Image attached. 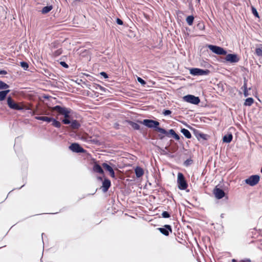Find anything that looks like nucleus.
I'll return each instance as SVG.
<instances>
[{
	"instance_id": "a18cd8bd",
	"label": "nucleus",
	"mask_w": 262,
	"mask_h": 262,
	"mask_svg": "<svg viewBox=\"0 0 262 262\" xmlns=\"http://www.w3.org/2000/svg\"><path fill=\"white\" fill-rule=\"evenodd\" d=\"M244 95L245 97H247L249 95L248 90L244 91Z\"/></svg>"
},
{
	"instance_id": "a19ab883",
	"label": "nucleus",
	"mask_w": 262,
	"mask_h": 262,
	"mask_svg": "<svg viewBox=\"0 0 262 262\" xmlns=\"http://www.w3.org/2000/svg\"><path fill=\"white\" fill-rule=\"evenodd\" d=\"M198 26L199 27V28L201 30H203L205 29V26L203 24H199L198 25Z\"/></svg>"
},
{
	"instance_id": "2eb2a0df",
	"label": "nucleus",
	"mask_w": 262,
	"mask_h": 262,
	"mask_svg": "<svg viewBox=\"0 0 262 262\" xmlns=\"http://www.w3.org/2000/svg\"><path fill=\"white\" fill-rule=\"evenodd\" d=\"M69 124H70L71 128L74 129H78L81 126L80 122L78 120L74 119H72Z\"/></svg>"
},
{
	"instance_id": "8fccbe9b",
	"label": "nucleus",
	"mask_w": 262,
	"mask_h": 262,
	"mask_svg": "<svg viewBox=\"0 0 262 262\" xmlns=\"http://www.w3.org/2000/svg\"><path fill=\"white\" fill-rule=\"evenodd\" d=\"M98 179L100 180H102V178L100 177H98Z\"/></svg>"
},
{
	"instance_id": "4c0bfd02",
	"label": "nucleus",
	"mask_w": 262,
	"mask_h": 262,
	"mask_svg": "<svg viewBox=\"0 0 262 262\" xmlns=\"http://www.w3.org/2000/svg\"><path fill=\"white\" fill-rule=\"evenodd\" d=\"M116 22L119 25H122L123 24V21L121 19H120V18H117Z\"/></svg>"
},
{
	"instance_id": "6ab92c4d",
	"label": "nucleus",
	"mask_w": 262,
	"mask_h": 262,
	"mask_svg": "<svg viewBox=\"0 0 262 262\" xmlns=\"http://www.w3.org/2000/svg\"><path fill=\"white\" fill-rule=\"evenodd\" d=\"M181 132L186 138L190 139L191 138V134L188 129L186 128H182L181 130Z\"/></svg>"
},
{
	"instance_id": "9b49d317",
	"label": "nucleus",
	"mask_w": 262,
	"mask_h": 262,
	"mask_svg": "<svg viewBox=\"0 0 262 262\" xmlns=\"http://www.w3.org/2000/svg\"><path fill=\"white\" fill-rule=\"evenodd\" d=\"M225 59L227 61H229L231 63L237 62L239 60L237 55L235 54H229L227 55Z\"/></svg>"
},
{
	"instance_id": "e433bc0d",
	"label": "nucleus",
	"mask_w": 262,
	"mask_h": 262,
	"mask_svg": "<svg viewBox=\"0 0 262 262\" xmlns=\"http://www.w3.org/2000/svg\"><path fill=\"white\" fill-rule=\"evenodd\" d=\"M167 133H168V134L166 135H168V134H170L172 136L174 135V134H176V132H174V130L173 129H170L168 132H167Z\"/></svg>"
},
{
	"instance_id": "f257e3e1",
	"label": "nucleus",
	"mask_w": 262,
	"mask_h": 262,
	"mask_svg": "<svg viewBox=\"0 0 262 262\" xmlns=\"http://www.w3.org/2000/svg\"><path fill=\"white\" fill-rule=\"evenodd\" d=\"M51 111H56L59 115L64 116V118L62 120V122L64 124H69L71 123V120L73 119L70 115L72 111L69 108L56 105L51 108Z\"/></svg>"
},
{
	"instance_id": "2f4dec72",
	"label": "nucleus",
	"mask_w": 262,
	"mask_h": 262,
	"mask_svg": "<svg viewBox=\"0 0 262 262\" xmlns=\"http://www.w3.org/2000/svg\"><path fill=\"white\" fill-rule=\"evenodd\" d=\"M192 163V160L190 159H187L185 162H184V165L186 166H188L190 165H191Z\"/></svg>"
},
{
	"instance_id": "de8ad7c7",
	"label": "nucleus",
	"mask_w": 262,
	"mask_h": 262,
	"mask_svg": "<svg viewBox=\"0 0 262 262\" xmlns=\"http://www.w3.org/2000/svg\"><path fill=\"white\" fill-rule=\"evenodd\" d=\"M166 150H168V147H165V149L163 150V152L164 154H166Z\"/></svg>"
},
{
	"instance_id": "864d4df0",
	"label": "nucleus",
	"mask_w": 262,
	"mask_h": 262,
	"mask_svg": "<svg viewBox=\"0 0 262 262\" xmlns=\"http://www.w3.org/2000/svg\"><path fill=\"white\" fill-rule=\"evenodd\" d=\"M199 1H200V0H198Z\"/></svg>"
},
{
	"instance_id": "72a5a7b5",
	"label": "nucleus",
	"mask_w": 262,
	"mask_h": 262,
	"mask_svg": "<svg viewBox=\"0 0 262 262\" xmlns=\"http://www.w3.org/2000/svg\"><path fill=\"white\" fill-rule=\"evenodd\" d=\"M138 81L141 83L142 85H144L146 84V82L141 77L137 78Z\"/></svg>"
},
{
	"instance_id": "c85d7f7f",
	"label": "nucleus",
	"mask_w": 262,
	"mask_h": 262,
	"mask_svg": "<svg viewBox=\"0 0 262 262\" xmlns=\"http://www.w3.org/2000/svg\"><path fill=\"white\" fill-rule=\"evenodd\" d=\"M102 166L106 170L108 171V172L113 169L110 165L106 163H103L102 164Z\"/></svg>"
},
{
	"instance_id": "a211bd4d",
	"label": "nucleus",
	"mask_w": 262,
	"mask_h": 262,
	"mask_svg": "<svg viewBox=\"0 0 262 262\" xmlns=\"http://www.w3.org/2000/svg\"><path fill=\"white\" fill-rule=\"evenodd\" d=\"M233 138L232 135L231 134H229L226 135H225L223 138V141L225 143H230Z\"/></svg>"
},
{
	"instance_id": "3c124183",
	"label": "nucleus",
	"mask_w": 262,
	"mask_h": 262,
	"mask_svg": "<svg viewBox=\"0 0 262 262\" xmlns=\"http://www.w3.org/2000/svg\"><path fill=\"white\" fill-rule=\"evenodd\" d=\"M44 233H42V238H43V235Z\"/></svg>"
},
{
	"instance_id": "37998d69",
	"label": "nucleus",
	"mask_w": 262,
	"mask_h": 262,
	"mask_svg": "<svg viewBox=\"0 0 262 262\" xmlns=\"http://www.w3.org/2000/svg\"><path fill=\"white\" fill-rule=\"evenodd\" d=\"M7 74V72L5 70H1L0 71V75H5Z\"/></svg>"
},
{
	"instance_id": "c03bdc74",
	"label": "nucleus",
	"mask_w": 262,
	"mask_h": 262,
	"mask_svg": "<svg viewBox=\"0 0 262 262\" xmlns=\"http://www.w3.org/2000/svg\"><path fill=\"white\" fill-rule=\"evenodd\" d=\"M243 88H244V91L248 90L247 87V83L246 82H245L244 84V85L243 86Z\"/></svg>"
},
{
	"instance_id": "6e6552de",
	"label": "nucleus",
	"mask_w": 262,
	"mask_h": 262,
	"mask_svg": "<svg viewBox=\"0 0 262 262\" xmlns=\"http://www.w3.org/2000/svg\"><path fill=\"white\" fill-rule=\"evenodd\" d=\"M183 100L187 102L193 104H198L200 102L199 97H196L192 95H187L183 97Z\"/></svg>"
},
{
	"instance_id": "ddd939ff",
	"label": "nucleus",
	"mask_w": 262,
	"mask_h": 262,
	"mask_svg": "<svg viewBox=\"0 0 262 262\" xmlns=\"http://www.w3.org/2000/svg\"><path fill=\"white\" fill-rule=\"evenodd\" d=\"M111 185V181L108 179H104L102 182V185L101 186L102 190L103 192H106L108 191L109 188Z\"/></svg>"
},
{
	"instance_id": "7c9ffc66",
	"label": "nucleus",
	"mask_w": 262,
	"mask_h": 262,
	"mask_svg": "<svg viewBox=\"0 0 262 262\" xmlns=\"http://www.w3.org/2000/svg\"><path fill=\"white\" fill-rule=\"evenodd\" d=\"M161 215L163 218H169L170 216V214L167 211H163Z\"/></svg>"
},
{
	"instance_id": "ea45409f",
	"label": "nucleus",
	"mask_w": 262,
	"mask_h": 262,
	"mask_svg": "<svg viewBox=\"0 0 262 262\" xmlns=\"http://www.w3.org/2000/svg\"><path fill=\"white\" fill-rule=\"evenodd\" d=\"M109 172H110V176L112 178H115V172H114V171L113 169H112L111 171H109Z\"/></svg>"
},
{
	"instance_id": "39448f33",
	"label": "nucleus",
	"mask_w": 262,
	"mask_h": 262,
	"mask_svg": "<svg viewBox=\"0 0 262 262\" xmlns=\"http://www.w3.org/2000/svg\"><path fill=\"white\" fill-rule=\"evenodd\" d=\"M210 71L206 69L199 68H192L190 70V74L193 76L207 75L209 74Z\"/></svg>"
},
{
	"instance_id": "b1692460",
	"label": "nucleus",
	"mask_w": 262,
	"mask_h": 262,
	"mask_svg": "<svg viewBox=\"0 0 262 262\" xmlns=\"http://www.w3.org/2000/svg\"><path fill=\"white\" fill-rule=\"evenodd\" d=\"M52 125L55 127L60 128L61 126V123L59 121H57L56 119L52 118Z\"/></svg>"
},
{
	"instance_id": "f704fd0d",
	"label": "nucleus",
	"mask_w": 262,
	"mask_h": 262,
	"mask_svg": "<svg viewBox=\"0 0 262 262\" xmlns=\"http://www.w3.org/2000/svg\"><path fill=\"white\" fill-rule=\"evenodd\" d=\"M171 111L169 110H164V112H163V114L165 116H168L171 114Z\"/></svg>"
},
{
	"instance_id": "79ce46f5",
	"label": "nucleus",
	"mask_w": 262,
	"mask_h": 262,
	"mask_svg": "<svg viewBox=\"0 0 262 262\" xmlns=\"http://www.w3.org/2000/svg\"><path fill=\"white\" fill-rule=\"evenodd\" d=\"M173 137L177 140H179L180 139L179 136L176 133L174 134Z\"/></svg>"
},
{
	"instance_id": "bb28decb",
	"label": "nucleus",
	"mask_w": 262,
	"mask_h": 262,
	"mask_svg": "<svg viewBox=\"0 0 262 262\" xmlns=\"http://www.w3.org/2000/svg\"><path fill=\"white\" fill-rule=\"evenodd\" d=\"M9 88V85L4 82L0 80V90L7 89Z\"/></svg>"
},
{
	"instance_id": "0eeeda50",
	"label": "nucleus",
	"mask_w": 262,
	"mask_h": 262,
	"mask_svg": "<svg viewBox=\"0 0 262 262\" xmlns=\"http://www.w3.org/2000/svg\"><path fill=\"white\" fill-rule=\"evenodd\" d=\"M260 177L258 175H252L245 180V183L251 186H254L258 183Z\"/></svg>"
},
{
	"instance_id": "9d476101",
	"label": "nucleus",
	"mask_w": 262,
	"mask_h": 262,
	"mask_svg": "<svg viewBox=\"0 0 262 262\" xmlns=\"http://www.w3.org/2000/svg\"><path fill=\"white\" fill-rule=\"evenodd\" d=\"M160 232L165 236H168L170 232H172V228L170 225H166L163 227L159 228Z\"/></svg>"
},
{
	"instance_id": "603ef678",
	"label": "nucleus",
	"mask_w": 262,
	"mask_h": 262,
	"mask_svg": "<svg viewBox=\"0 0 262 262\" xmlns=\"http://www.w3.org/2000/svg\"><path fill=\"white\" fill-rule=\"evenodd\" d=\"M163 138V137H161L160 139H162Z\"/></svg>"
},
{
	"instance_id": "c9c22d12",
	"label": "nucleus",
	"mask_w": 262,
	"mask_h": 262,
	"mask_svg": "<svg viewBox=\"0 0 262 262\" xmlns=\"http://www.w3.org/2000/svg\"><path fill=\"white\" fill-rule=\"evenodd\" d=\"M60 64L61 66H62L63 67H64L65 68H68L69 67L68 64L64 61L60 62Z\"/></svg>"
},
{
	"instance_id": "20e7f679",
	"label": "nucleus",
	"mask_w": 262,
	"mask_h": 262,
	"mask_svg": "<svg viewBox=\"0 0 262 262\" xmlns=\"http://www.w3.org/2000/svg\"><path fill=\"white\" fill-rule=\"evenodd\" d=\"M7 104L10 108L13 110L21 111L24 109L22 105H19L18 103H16L12 98L11 96L7 98Z\"/></svg>"
},
{
	"instance_id": "a878e982",
	"label": "nucleus",
	"mask_w": 262,
	"mask_h": 262,
	"mask_svg": "<svg viewBox=\"0 0 262 262\" xmlns=\"http://www.w3.org/2000/svg\"><path fill=\"white\" fill-rule=\"evenodd\" d=\"M194 20V17L192 15L188 16L186 18V21L189 26H191Z\"/></svg>"
},
{
	"instance_id": "c756f323",
	"label": "nucleus",
	"mask_w": 262,
	"mask_h": 262,
	"mask_svg": "<svg viewBox=\"0 0 262 262\" xmlns=\"http://www.w3.org/2000/svg\"><path fill=\"white\" fill-rule=\"evenodd\" d=\"M20 66L21 67L25 70H27V69L29 67V65H28V63L26 62H25V61H21L20 62Z\"/></svg>"
},
{
	"instance_id": "09e8293b",
	"label": "nucleus",
	"mask_w": 262,
	"mask_h": 262,
	"mask_svg": "<svg viewBox=\"0 0 262 262\" xmlns=\"http://www.w3.org/2000/svg\"><path fill=\"white\" fill-rule=\"evenodd\" d=\"M232 262H236V260L235 259H232Z\"/></svg>"
},
{
	"instance_id": "f03ea898",
	"label": "nucleus",
	"mask_w": 262,
	"mask_h": 262,
	"mask_svg": "<svg viewBox=\"0 0 262 262\" xmlns=\"http://www.w3.org/2000/svg\"><path fill=\"white\" fill-rule=\"evenodd\" d=\"M142 123L149 128H155L156 130L161 134L165 135L168 134L164 128L158 127L160 124L158 121L150 119H144Z\"/></svg>"
},
{
	"instance_id": "393cba45",
	"label": "nucleus",
	"mask_w": 262,
	"mask_h": 262,
	"mask_svg": "<svg viewBox=\"0 0 262 262\" xmlns=\"http://www.w3.org/2000/svg\"><path fill=\"white\" fill-rule=\"evenodd\" d=\"M254 102V100L252 98H248L246 99L244 105L245 106H251Z\"/></svg>"
},
{
	"instance_id": "f3484780",
	"label": "nucleus",
	"mask_w": 262,
	"mask_h": 262,
	"mask_svg": "<svg viewBox=\"0 0 262 262\" xmlns=\"http://www.w3.org/2000/svg\"><path fill=\"white\" fill-rule=\"evenodd\" d=\"M10 91L9 90L0 91V101H3L6 99L7 94Z\"/></svg>"
},
{
	"instance_id": "f8f14e48",
	"label": "nucleus",
	"mask_w": 262,
	"mask_h": 262,
	"mask_svg": "<svg viewBox=\"0 0 262 262\" xmlns=\"http://www.w3.org/2000/svg\"><path fill=\"white\" fill-rule=\"evenodd\" d=\"M194 135L196 137V138L198 139V140H206L208 138V135L205 134H203L200 132L199 130L197 129H194L193 131Z\"/></svg>"
},
{
	"instance_id": "423d86ee",
	"label": "nucleus",
	"mask_w": 262,
	"mask_h": 262,
	"mask_svg": "<svg viewBox=\"0 0 262 262\" xmlns=\"http://www.w3.org/2000/svg\"><path fill=\"white\" fill-rule=\"evenodd\" d=\"M208 48L212 52L217 55H222L227 54V51L221 47L215 45H209Z\"/></svg>"
},
{
	"instance_id": "1a4fd4ad",
	"label": "nucleus",
	"mask_w": 262,
	"mask_h": 262,
	"mask_svg": "<svg viewBox=\"0 0 262 262\" xmlns=\"http://www.w3.org/2000/svg\"><path fill=\"white\" fill-rule=\"evenodd\" d=\"M69 148L73 152L77 153H83L85 150L78 143H72L70 146Z\"/></svg>"
},
{
	"instance_id": "49530a36",
	"label": "nucleus",
	"mask_w": 262,
	"mask_h": 262,
	"mask_svg": "<svg viewBox=\"0 0 262 262\" xmlns=\"http://www.w3.org/2000/svg\"><path fill=\"white\" fill-rule=\"evenodd\" d=\"M242 262H251V260L249 258H246L242 260Z\"/></svg>"
},
{
	"instance_id": "5701e85b",
	"label": "nucleus",
	"mask_w": 262,
	"mask_h": 262,
	"mask_svg": "<svg viewBox=\"0 0 262 262\" xmlns=\"http://www.w3.org/2000/svg\"><path fill=\"white\" fill-rule=\"evenodd\" d=\"M52 8H53V7L51 5L47 6L44 7L42 8L41 12L43 14H46V13H47L49 12H50L52 9Z\"/></svg>"
},
{
	"instance_id": "4be33fe9",
	"label": "nucleus",
	"mask_w": 262,
	"mask_h": 262,
	"mask_svg": "<svg viewBox=\"0 0 262 262\" xmlns=\"http://www.w3.org/2000/svg\"><path fill=\"white\" fill-rule=\"evenodd\" d=\"M93 170L95 172H98L99 173H103V170L102 167L99 164H96L94 165L93 167Z\"/></svg>"
},
{
	"instance_id": "cd10ccee",
	"label": "nucleus",
	"mask_w": 262,
	"mask_h": 262,
	"mask_svg": "<svg viewBox=\"0 0 262 262\" xmlns=\"http://www.w3.org/2000/svg\"><path fill=\"white\" fill-rule=\"evenodd\" d=\"M255 54L257 56L262 57V47L255 49Z\"/></svg>"
},
{
	"instance_id": "4468645a",
	"label": "nucleus",
	"mask_w": 262,
	"mask_h": 262,
	"mask_svg": "<svg viewBox=\"0 0 262 262\" xmlns=\"http://www.w3.org/2000/svg\"><path fill=\"white\" fill-rule=\"evenodd\" d=\"M213 193L217 199H222L225 196V192L221 189L216 187L213 190Z\"/></svg>"
},
{
	"instance_id": "412c9836",
	"label": "nucleus",
	"mask_w": 262,
	"mask_h": 262,
	"mask_svg": "<svg viewBox=\"0 0 262 262\" xmlns=\"http://www.w3.org/2000/svg\"><path fill=\"white\" fill-rule=\"evenodd\" d=\"M127 122L128 123V124L129 125H130L135 130H139L140 129V125L136 123V122H134L133 121H129V120H127Z\"/></svg>"
},
{
	"instance_id": "aec40b11",
	"label": "nucleus",
	"mask_w": 262,
	"mask_h": 262,
	"mask_svg": "<svg viewBox=\"0 0 262 262\" xmlns=\"http://www.w3.org/2000/svg\"><path fill=\"white\" fill-rule=\"evenodd\" d=\"M35 118L36 120L46 121L47 122H50L52 121L51 117H43V116L42 117V116H36L35 117Z\"/></svg>"
},
{
	"instance_id": "dca6fc26",
	"label": "nucleus",
	"mask_w": 262,
	"mask_h": 262,
	"mask_svg": "<svg viewBox=\"0 0 262 262\" xmlns=\"http://www.w3.org/2000/svg\"><path fill=\"white\" fill-rule=\"evenodd\" d=\"M135 172L136 177L138 178L142 177L144 174L143 169L139 166H137L135 168Z\"/></svg>"
},
{
	"instance_id": "58836bf2",
	"label": "nucleus",
	"mask_w": 262,
	"mask_h": 262,
	"mask_svg": "<svg viewBox=\"0 0 262 262\" xmlns=\"http://www.w3.org/2000/svg\"><path fill=\"white\" fill-rule=\"evenodd\" d=\"M101 75H102L104 78H108V75L107 74L104 72H102L101 73H100Z\"/></svg>"
},
{
	"instance_id": "7ed1b4c3",
	"label": "nucleus",
	"mask_w": 262,
	"mask_h": 262,
	"mask_svg": "<svg viewBox=\"0 0 262 262\" xmlns=\"http://www.w3.org/2000/svg\"><path fill=\"white\" fill-rule=\"evenodd\" d=\"M177 183L178 184V188L180 190H185L187 187L188 184L185 180L183 174L181 172L178 173Z\"/></svg>"
},
{
	"instance_id": "473e14b6",
	"label": "nucleus",
	"mask_w": 262,
	"mask_h": 262,
	"mask_svg": "<svg viewBox=\"0 0 262 262\" xmlns=\"http://www.w3.org/2000/svg\"><path fill=\"white\" fill-rule=\"evenodd\" d=\"M252 11L255 16H256L257 17H259L258 13L256 9L255 8H254V7L252 8Z\"/></svg>"
}]
</instances>
